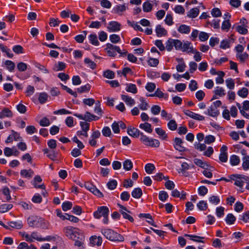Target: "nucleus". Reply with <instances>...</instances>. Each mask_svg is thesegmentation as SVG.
Segmentation results:
<instances>
[{
	"label": "nucleus",
	"mask_w": 249,
	"mask_h": 249,
	"mask_svg": "<svg viewBox=\"0 0 249 249\" xmlns=\"http://www.w3.org/2000/svg\"><path fill=\"white\" fill-rule=\"evenodd\" d=\"M65 235L72 240L83 239L84 235L81 231L77 228L72 226H66L63 230Z\"/></svg>",
	"instance_id": "obj_1"
},
{
	"label": "nucleus",
	"mask_w": 249,
	"mask_h": 249,
	"mask_svg": "<svg viewBox=\"0 0 249 249\" xmlns=\"http://www.w3.org/2000/svg\"><path fill=\"white\" fill-rule=\"evenodd\" d=\"M230 178L231 180L234 181V184L239 187L237 189L238 192L243 193L244 192V184L245 181L248 182L249 177L243 175L232 174L230 176Z\"/></svg>",
	"instance_id": "obj_2"
},
{
	"label": "nucleus",
	"mask_w": 249,
	"mask_h": 249,
	"mask_svg": "<svg viewBox=\"0 0 249 249\" xmlns=\"http://www.w3.org/2000/svg\"><path fill=\"white\" fill-rule=\"evenodd\" d=\"M27 222L29 225L33 228H48V226L46 224L44 219L36 215L29 216L27 219Z\"/></svg>",
	"instance_id": "obj_3"
},
{
	"label": "nucleus",
	"mask_w": 249,
	"mask_h": 249,
	"mask_svg": "<svg viewBox=\"0 0 249 249\" xmlns=\"http://www.w3.org/2000/svg\"><path fill=\"white\" fill-rule=\"evenodd\" d=\"M102 233L108 240L114 242H123L124 237L120 234L114 231L111 229H104L101 231Z\"/></svg>",
	"instance_id": "obj_4"
},
{
	"label": "nucleus",
	"mask_w": 249,
	"mask_h": 249,
	"mask_svg": "<svg viewBox=\"0 0 249 249\" xmlns=\"http://www.w3.org/2000/svg\"><path fill=\"white\" fill-rule=\"evenodd\" d=\"M140 141L145 145L151 147H159L160 144V142L158 140L149 138L143 133L141 134Z\"/></svg>",
	"instance_id": "obj_5"
},
{
	"label": "nucleus",
	"mask_w": 249,
	"mask_h": 249,
	"mask_svg": "<svg viewBox=\"0 0 249 249\" xmlns=\"http://www.w3.org/2000/svg\"><path fill=\"white\" fill-rule=\"evenodd\" d=\"M108 56L114 57L117 55V53H120L121 49L119 46L114 45L110 43L106 44V48L105 49Z\"/></svg>",
	"instance_id": "obj_6"
},
{
	"label": "nucleus",
	"mask_w": 249,
	"mask_h": 249,
	"mask_svg": "<svg viewBox=\"0 0 249 249\" xmlns=\"http://www.w3.org/2000/svg\"><path fill=\"white\" fill-rule=\"evenodd\" d=\"M74 115L79 118L80 120H85L86 122H91L92 121H96L100 119V117L94 115V114H91L89 111H86L84 114L83 115L82 114L75 113Z\"/></svg>",
	"instance_id": "obj_7"
},
{
	"label": "nucleus",
	"mask_w": 249,
	"mask_h": 249,
	"mask_svg": "<svg viewBox=\"0 0 249 249\" xmlns=\"http://www.w3.org/2000/svg\"><path fill=\"white\" fill-rule=\"evenodd\" d=\"M109 212V209L107 206H100L93 213V216L97 219H99L102 216H108Z\"/></svg>",
	"instance_id": "obj_8"
},
{
	"label": "nucleus",
	"mask_w": 249,
	"mask_h": 249,
	"mask_svg": "<svg viewBox=\"0 0 249 249\" xmlns=\"http://www.w3.org/2000/svg\"><path fill=\"white\" fill-rule=\"evenodd\" d=\"M117 205L120 208L119 211L123 215V217L124 219L128 220L130 222H133L134 219L133 217L129 214V213H131V212L128 210L125 207L119 203H118Z\"/></svg>",
	"instance_id": "obj_9"
},
{
	"label": "nucleus",
	"mask_w": 249,
	"mask_h": 249,
	"mask_svg": "<svg viewBox=\"0 0 249 249\" xmlns=\"http://www.w3.org/2000/svg\"><path fill=\"white\" fill-rule=\"evenodd\" d=\"M121 25L116 21H112L109 22L107 29L109 32H115L121 30Z\"/></svg>",
	"instance_id": "obj_10"
},
{
	"label": "nucleus",
	"mask_w": 249,
	"mask_h": 249,
	"mask_svg": "<svg viewBox=\"0 0 249 249\" xmlns=\"http://www.w3.org/2000/svg\"><path fill=\"white\" fill-rule=\"evenodd\" d=\"M174 147L179 152L185 151V148L182 145L183 142L180 138L176 137L174 139Z\"/></svg>",
	"instance_id": "obj_11"
},
{
	"label": "nucleus",
	"mask_w": 249,
	"mask_h": 249,
	"mask_svg": "<svg viewBox=\"0 0 249 249\" xmlns=\"http://www.w3.org/2000/svg\"><path fill=\"white\" fill-rule=\"evenodd\" d=\"M89 241L91 246L99 247L102 245L103 240L102 237L100 236L92 235L89 238Z\"/></svg>",
	"instance_id": "obj_12"
},
{
	"label": "nucleus",
	"mask_w": 249,
	"mask_h": 249,
	"mask_svg": "<svg viewBox=\"0 0 249 249\" xmlns=\"http://www.w3.org/2000/svg\"><path fill=\"white\" fill-rule=\"evenodd\" d=\"M149 96H156L160 99H164L167 100L168 98L169 95L167 93L163 92L160 88H158L154 93L150 94Z\"/></svg>",
	"instance_id": "obj_13"
},
{
	"label": "nucleus",
	"mask_w": 249,
	"mask_h": 249,
	"mask_svg": "<svg viewBox=\"0 0 249 249\" xmlns=\"http://www.w3.org/2000/svg\"><path fill=\"white\" fill-rule=\"evenodd\" d=\"M155 32L158 37L165 36L167 35V31L160 24L156 26Z\"/></svg>",
	"instance_id": "obj_14"
},
{
	"label": "nucleus",
	"mask_w": 249,
	"mask_h": 249,
	"mask_svg": "<svg viewBox=\"0 0 249 249\" xmlns=\"http://www.w3.org/2000/svg\"><path fill=\"white\" fill-rule=\"evenodd\" d=\"M127 133L130 136L134 138H138L139 136L141 138V134L143 133L141 132L137 128L133 127H128Z\"/></svg>",
	"instance_id": "obj_15"
},
{
	"label": "nucleus",
	"mask_w": 249,
	"mask_h": 249,
	"mask_svg": "<svg viewBox=\"0 0 249 249\" xmlns=\"http://www.w3.org/2000/svg\"><path fill=\"white\" fill-rule=\"evenodd\" d=\"M205 114L213 117H215L219 114V112L218 109L216 108L215 106H212L211 105L207 109V112H205Z\"/></svg>",
	"instance_id": "obj_16"
},
{
	"label": "nucleus",
	"mask_w": 249,
	"mask_h": 249,
	"mask_svg": "<svg viewBox=\"0 0 249 249\" xmlns=\"http://www.w3.org/2000/svg\"><path fill=\"white\" fill-rule=\"evenodd\" d=\"M191 43L187 41L182 44V49L181 50L184 52L187 53H194V48L191 46Z\"/></svg>",
	"instance_id": "obj_17"
},
{
	"label": "nucleus",
	"mask_w": 249,
	"mask_h": 249,
	"mask_svg": "<svg viewBox=\"0 0 249 249\" xmlns=\"http://www.w3.org/2000/svg\"><path fill=\"white\" fill-rule=\"evenodd\" d=\"M13 117V112L8 107H4L1 110V119L4 118H11Z\"/></svg>",
	"instance_id": "obj_18"
},
{
	"label": "nucleus",
	"mask_w": 249,
	"mask_h": 249,
	"mask_svg": "<svg viewBox=\"0 0 249 249\" xmlns=\"http://www.w3.org/2000/svg\"><path fill=\"white\" fill-rule=\"evenodd\" d=\"M176 60L179 64L176 66V69L178 72H183L185 70L186 65L182 58H177Z\"/></svg>",
	"instance_id": "obj_19"
},
{
	"label": "nucleus",
	"mask_w": 249,
	"mask_h": 249,
	"mask_svg": "<svg viewBox=\"0 0 249 249\" xmlns=\"http://www.w3.org/2000/svg\"><path fill=\"white\" fill-rule=\"evenodd\" d=\"M34 171L32 169H23L20 171V175L23 178H31L34 175Z\"/></svg>",
	"instance_id": "obj_20"
},
{
	"label": "nucleus",
	"mask_w": 249,
	"mask_h": 249,
	"mask_svg": "<svg viewBox=\"0 0 249 249\" xmlns=\"http://www.w3.org/2000/svg\"><path fill=\"white\" fill-rule=\"evenodd\" d=\"M126 9L125 4L118 5L114 7L113 9L114 12L119 15H122L123 13Z\"/></svg>",
	"instance_id": "obj_21"
},
{
	"label": "nucleus",
	"mask_w": 249,
	"mask_h": 249,
	"mask_svg": "<svg viewBox=\"0 0 249 249\" xmlns=\"http://www.w3.org/2000/svg\"><path fill=\"white\" fill-rule=\"evenodd\" d=\"M42 181V179L39 176H36L34 178V182L33 184L34 185V187L36 188H40L42 189H45V185L42 184L41 185H37V182H41Z\"/></svg>",
	"instance_id": "obj_22"
},
{
	"label": "nucleus",
	"mask_w": 249,
	"mask_h": 249,
	"mask_svg": "<svg viewBox=\"0 0 249 249\" xmlns=\"http://www.w3.org/2000/svg\"><path fill=\"white\" fill-rule=\"evenodd\" d=\"M122 99L127 105L132 106L135 104V100L131 97L126 95H122Z\"/></svg>",
	"instance_id": "obj_23"
},
{
	"label": "nucleus",
	"mask_w": 249,
	"mask_h": 249,
	"mask_svg": "<svg viewBox=\"0 0 249 249\" xmlns=\"http://www.w3.org/2000/svg\"><path fill=\"white\" fill-rule=\"evenodd\" d=\"M3 65L10 72H13L16 66L15 63L11 60H6L3 63Z\"/></svg>",
	"instance_id": "obj_24"
},
{
	"label": "nucleus",
	"mask_w": 249,
	"mask_h": 249,
	"mask_svg": "<svg viewBox=\"0 0 249 249\" xmlns=\"http://www.w3.org/2000/svg\"><path fill=\"white\" fill-rule=\"evenodd\" d=\"M178 31L181 34H188L191 31V27L185 24H182L178 28Z\"/></svg>",
	"instance_id": "obj_25"
},
{
	"label": "nucleus",
	"mask_w": 249,
	"mask_h": 249,
	"mask_svg": "<svg viewBox=\"0 0 249 249\" xmlns=\"http://www.w3.org/2000/svg\"><path fill=\"white\" fill-rule=\"evenodd\" d=\"M213 92L215 95H217L219 97H223L226 95V92L224 89L222 87L218 86L215 88L214 90L213 91Z\"/></svg>",
	"instance_id": "obj_26"
},
{
	"label": "nucleus",
	"mask_w": 249,
	"mask_h": 249,
	"mask_svg": "<svg viewBox=\"0 0 249 249\" xmlns=\"http://www.w3.org/2000/svg\"><path fill=\"white\" fill-rule=\"evenodd\" d=\"M139 127L142 129L144 130L145 131L149 133H151L153 131V129L151 127V124L148 123L141 124Z\"/></svg>",
	"instance_id": "obj_27"
},
{
	"label": "nucleus",
	"mask_w": 249,
	"mask_h": 249,
	"mask_svg": "<svg viewBox=\"0 0 249 249\" xmlns=\"http://www.w3.org/2000/svg\"><path fill=\"white\" fill-rule=\"evenodd\" d=\"M185 236L190 237V240H191L193 241L196 242H199V243H204V241L203 240H202L201 239H204L205 238L204 237H201V236H197V235L188 234H186L185 235Z\"/></svg>",
	"instance_id": "obj_28"
},
{
	"label": "nucleus",
	"mask_w": 249,
	"mask_h": 249,
	"mask_svg": "<svg viewBox=\"0 0 249 249\" xmlns=\"http://www.w3.org/2000/svg\"><path fill=\"white\" fill-rule=\"evenodd\" d=\"M199 10L198 8H194L191 9L187 14V17L190 18H195L198 15Z\"/></svg>",
	"instance_id": "obj_29"
},
{
	"label": "nucleus",
	"mask_w": 249,
	"mask_h": 249,
	"mask_svg": "<svg viewBox=\"0 0 249 249\" xmlns=\"http://www.w3.org/2000/svg\"><path fill=\"white\" fill-rule=\"evenodd\" d=\"M125 90L127 92H131L133 94L136 93L138 91L136 85L131 83L126 84Z\"/></svg>",
	"instance_id": "obj_30"
},
{
	"label": "nucleus",
	"mask_w": 249,
	"mask_h": 249,
	"mask_svg": "<svg viewBox=\"0 0 249 249\" xmlns=\"http://www.w3.org/2000/svg\"><path fill=\"white\" fill-rule=\"evenodd\" d=\"M131 195L134 198L138 199L142 196V192L140 188H136L133 190Z\"/></svg>",
	"instance_id": "obj_31"
},
{
	"label": "nucleus",
	"mask_w": 249,
	"mask_h": 249,
	"mask_svg": "<svg viewBox=\"0 0 249 249\" xmlns=\"http://www.w3.org/2000/svg\"><path fill=\"white\" fill-rule=\"evenodd\" d=\"M153 8V4L151 3L149 1L144 2L142 4L143 11L144 12H149Z\"/></svg>",
	"instance_id": "obj_32"
},
{
	"label": "nucleus",
	"mask_w": 249,
	"mask_h": 249,
	"mask_svg": "<svg viewBox=\"0 0 249 249\" xmlns=\"http://www.w3.org/2000/svg\"><path fill=\"white\" fill-rule=\"evenodd\" d=\"M230 161L231 165L235 166L238 165L240 163V160L238 156L233 155L231 156Z\"/></svg>",
	"instance_id": "obj_33"
},
{
	"label": "nucleus",
	"mask_w": 249,
	"mask_h": 249,
	"mask_svg": "<svg viewBox=\"0 0 249 249\" xmlns=\"http://www.w3.org/2000/svg\"><path fill=\"white\" fill-rule=\"evenodd\" d=\"M48 95L46 92H41L39 94L38 101L41 104H43L46 102L48 99Z\"/></svg>",
	"instance_id": "obj_34"
},
{
	"label": "nucleus",
	"mask_w": 249,
	"mask_h": 249,
	"mask_svg": "<svg viewBox=\"0 0 249 249\" xmlns=\"http://www.w3.org/2000/svg\"><path fill=\"white\" fill-rule=\"evenodd\" d=\"M2 194L3 195V200L8 201L11 199V197L10 194V190L7 187H5L3 189Z\"/></svg>",
	"instance_id": "obj_35"
},
{
	"label": "nucleus",
	"mask_w": 249,
	"mask_h": 249,
	"mask_svg": "<svg viewBox=\"0 0 249 249\" xmlns=\"http://www.w3.org/2000/svg\"><path fill=\"white\" fill-rule=\"evenodd\" d=\"M218 76L215 78V81L216 84H221L224 83V79L223 77L225 76V74L223 71H218V73H217Z\"/></svg>",
	"instance_id": "obj_36"
},
{
	"label": "nucleus",
	"mask_w": 249,
	"mask_h": 249,
	"mask_svg": "<svg viewBox=\"0 0 249 249\" xmlns=\"http://www.w3.org/2000/svg\"><path fill=\"white\" fill-rule=\"evenodd\" d=\"M8 224L11 228L17 229H20L22 228L23 224L21 221L14 222L11 221L8 223Z\"/></svg>",
	"instance_id": "obj_37"
},
{
	"label": "nucleus",
	"mask_w": 249,
	"mask_h": 249,
	"mask_svg": "<svg viewBox=\"0 0 249 249\" xmlns=\"http://www.w3.org/2000/svg\"><path fill=\"white\" fill-rule=\"evenodd\" d=\"M242 167L244 170H247L249 169V156L245 155L242 158Z\"/></svg>",
	"instance_id": "obj_38"
},
{
	"label": "nucleus",
	"mask_w": 249,
	"mask_h": 249,
	"mask_svg": "<svg viewBox=\"0 0 249 249\" xmlns=\"http://www.w3.org/2000/svg\"><path fill=\"white\" fill-rule=\"evenodd\" d=\"M140 101L141 103L139 105V107L142 110H146L149 107L148 104L145 101L143 97H140Z\"/></svg>",
	"instance_id": "obj_39"
},
{
	"label": "nucleus",
	"mask_w": 249,
	"mask_h": 249,
	"mask_svg": "<svg viewBox=\"0 0 249 249\" xmlns=\"http://www.w3.org/2000/svg\"><path fill=\"white\" fill-rule=\"evenodd\" d=\"M83 34L78 35L74 37L75 40L78 43H83L84 40L86 37V35L87 34V32L84 31L83 32Z\"/></svg>",
	"instance_id": "obj_40"
},
{
	"label": "nucleus",
	"mask_w": 249,
	"mask_h": 249,
	"mask_svg": "<svg viewBox=\"0 0 249 249\" xmlns=\"http://www.w3.org/2000/svg\"><path fill=\"white\" fill-rule=\"evenodd\" d=\"M235 220L236 217L232 213L228 214L225 219V221L228 225L234 224Z\"/></svg>",
	"instance_id": "obj_41"
},
{
	"label": "nucleus",
	"mask_w": 249,
	"mask_h": 249,
	"mask_svg": "<svg viewBox=\"0 0 249 249\" xmlns=\"http://www.w3.org/2000/svg\"><path fill=\"white\" fill-rule=\"evenodd\" d=\"M156 133L159 135L162 140H166L167 135L165 131L161 128H156L155 129Z\"/></svg>",
	"instance_id": "obj_42"
},
{
	"label": "nucleus",
	"mask_w": 249,
	"mask_h": 249,
	"mask_svg": "<svg viewBox=\"0 0 249 249\" xmlns=\"http://www.w3.org/2000/svg\"><path fill=\"white\" fill-rule=\"evenodd\" d=\"M248 94L249 90L246 88H242L237 92L238 95L243 98H246L248 96Z\"/></svg>",
	"instance_id": "obj_43"
},
{
	"label": "nucleus",
	"mask_w": 249,
	"mask_h": 249,
	"mask_svg": "<svg viewBox=\"0 0 249 249\" xmlns=\"http://www.w3.org/2000/svg\"><path fill=\"white\" fill-rule=\"evenodd\" d=\"M165 48L168 51H171L174 46V39L169 38L165 43Z\"/></svg>",
	"instance_id": "obj_44"
},
{
	"label": "nucleus",
	"mask_w": 249,
	"mask_h": 249,
	"mask_svg": "<svg viewBox=\"0 0 249 249\" xmlns=\"http://www.w3.org/2000/svg\"><path fill=\"white\" fill-rule=\"evenodd\" d=\"M89 40L91 44L95 46H98L99 42L97 39V36L96 34H91L89 36Z\"/></svg>",
	"instance_id": "obj_45"
},
{
	"label": "nucleus",
	"mask_w": 249,
	"mask_h": 249,
	"mask_svg": "<svg viewBox=\"0 0 249 249\" xmlns=\"http://www.w3.org/2000/svg\"><path fill=\"white\" fill-rule=\"evenodd\" d=\"M197 207L200 211H206L208 209V204L206 201L201 200L197 204Z\"/></svg>",
	"instance_id": "obj_46"
},
{
	"label": "nucleus",
	"mask_w": 249,
	"mask_h": 249,
	"mask_svg": "<svg viewBox=\"0 0 249 249\" xmlns=\"http://www.w3.org/2000/svg\"><path fill=\"white\" fill-rule=\"evenodd\" d=\"M84 63L87 65L88 67L92 70L95 69L97 67L96 63L89 58H86L84 59Z\"/></svg>",
	"instance_id": "obj_47"
},
{
	"label": "nucleus",
	"mask_w": 249,
	"mask_h": 249,
	"mask_svg": "<svg viewBox=\"0 0 249 249\" xmlns=\"http://www.w3.org/2000/svg\"><path fill=\"white\" fill-rule=\"evenodd\" d=\"M124 169L126 171L130 170L133 167V163L129 160H126L123 162Z\"/></svg>",
	"instance_id": "obj_48"
},
{
	"label": "nucleus",
	"mask_w": 249,
	"mask_h": 249,
	"mask_svg": "<svg viewBox=\"0 0 249 249\" xmlns=\"http://www.w3.org/2000/svg\"><path fill=\"white\" fill-rule=\"evenodd\" d=\"M236 31L241 35H246L248 33V30L246 27L241 25H237L235 27Z\"/></svg>",
	"instance_id": "obj_49"
},
{
	"label": "nucleus",
	"mask_w": 249,
	"mask_h": 249,
	"mask_svg": "<svg viewBox=\"0 0 249 249\" xmlns=\"http://www.w3.org/2000/svg\"><path fill=\"white\" fill-rule=\"evenodd\" d=\"M91 86L87 84L85 86H82L77 89V91L79 93L87 92L90 89Z\"/></svg>",
	"instance_id": "obj_50"
},
{
	"label": "nucleus",
	"mask_w": 249,
	"mask_h": 249,
	"mask_svg": "<svg viewBox=\"0 0 249 249\" xmlns=\"http://www.w3.org/2000/svg\"><path fill=\"white\" fill-rule=\"evenodd\" d=\"M230 40L228 39H225L223 40L220 42V48L223 49H226L230 47Z\"/></svg>",
	"instance_id": "obj_51"
},
{
	"label": "nucleus",
	"mask_w": 249,
	"mask_h": 249,
	"mask_svg": "<svg viewBox=\"0 0 249 249\" xmlns=\"http://www.w3.org/2000/svg\"><path fill=\"white\" fill-rule=\"evenodd\" d=\"M231 24L229 19H226L222 22L221 29L223 31H228L230 30Z\"/></svg>",
	"instance_id": "obj_52"
},
{
	"label": "nucleus",
	"mask_w": 249,
	"mask_h": 249,
	"mask_svg": "<svg viewBox=\"0 0 249 249\" xmlns=\"http://www.w3.org/2000/svg\"><path fill=\"white\" fill-rule=\"evenodd\" d=\"M239 219L245 223L248 222L249 221V211L245 212L240 215Z\"/></svg>",
	"instance_id": "obj_53"
},
{
	"label": "nucleus",
	"mask_w": 249,
	"mask_h": 249,
	"mask_svg": "<svg viewBox=\"0 0 249 249\" xmlns=\"http://www.w3.org/2000/svg\"><path fill=\"white\" fill-rule=\"evenodd\" d=\"M168 128L174 131L177 129L178 124L174 120H171L167 124Z\"/></svg>",
	"instance_id": "obj_54"
},
{
	"label": "nucleus",
	"mask_w": 249,
	"mask_h": 249,
	"mask_svg": "<svg viewBox=\"0 0 249 249\" xmlns=\"http://www.w3.org/2000/svg\"><path fill=\"white\" fill-rule=\"evenodd\" d=\"M227 87L230 89H233L235 87L234 80L231 78H229L225 81Z\"/></svg>",
	"instance_id": "obj_55"
},
{
	"label": "nucleus",
	"mask_w": 249,
	"mask_h": 249,
	"mask_svg": "<svg viewBox=\"0 0 249 249\" xmlns=\"http://www.w3.org/2000/svg\"><path fill=\"white\" fill-rule=\"evenodd\" d=\"M1 51L5 53L7 57L12 58L13 56V54L11 53L10 49L7 48V47L4 46L1 44Z\"/></svg>",
	"instance_id": "obj_56"
},
{
	"label": "nucleus",
	"mask_w": 249,
	"mask_h": 249,
	"mask_svg": "<svg viewBox=\"0 0 249 249\" xmlns=\"http://www.w3.org/2000/svg\"><path fill=\"white\" fill-rule=\"evenodd\" d=\"M72 203L70 201H65L62 204V210L64 211H67L71 209Z\"/></svg>",
	"instance_id": "obj_57"
},
{
	"label": "nucleus",
	"mask_w": 249,
	"mask_h": 249,
	"mask_svg": "<svg viewBox=\"0 0 249 249\" xmlns=\"http://www.w3.org/2000/svg\"><path fill=\"white\" fill-rule=\"evenodd\" d=\"M236 57L239 59L241 62H244L246 59H248L249 54L247 53H237Z\"/></svg>",
	"instance_id": "obj_58"
},
{
	"label": "nucleus",
	"mask_w": 249,
	"mask_h": 249,
	"mask_svg": "<svg viewBox=\"0 0 249 249\" xmlns=\"http://www.w3.org/2000/svg\"><path fill=\"white\" fill-rule=\"evenodd\" d=\"M94 111L95 113L99 116L100 117L102 116L103 111L100 107V102L99 101H98L97 103H96V105L94 107Z\"/></svg>",
	"instance_id": "obj_59"
},
{
	"label": "nucleus",
	"mask_w": 249,
	"mask_h": 249,
	"mask_svg": "<svg viewBox=\"0 0 249 249\" xmlns=\"http://www.w3.org/2000/svg\"><path fill=\"white\" fill-rule=\"evenodd\" d=\"M155 169V167L153 164L147 163L145 166V172L148 174H151Z\"/></svg>",
	"instance_id": "obj_60"
},
{
	"label": "nucleus",
	"mask_w": 249,
	"mask_h": 249,
	"mask_svg": "<svg viewBox=\"0 0 249 249\" xmlns=\"http://www.w3.org/2000/svg\"><path fill=\"white\" fill-rule=\"evenodd\" d=\"M109 39L110 41L113 43H117L121 40L120 36L116 34H112L110 35Z\"/></svg>",
	"instance_id": "obj_61"
},
{
	"label": "nucleus",
	"mask_w": 249,
	"mask_h": 249,
	"mask_svg": "<svg viewBox=\"0 0 249 249\" xmlns=\"http://www.w3.org/2000/svg\"><path fill=\"white\" fill-rule=\"evenodd\" d=\"M60 85L64 90H66L69 94L73 95L74 97H76L77 96V94L76 92L73 91L70 88H68L67 86L64 85L62 84H60Z\"/></svg>",
	"instance_id": "obj_62"
},
{
	"label": "nucleus",
	"mask_w": 249,
	"mask_h": 249,
	"mask_svg": "<svg viewBox=\"0 0 249 249\" xmlns=\"http://www.w3.org/2000/svg\"><path fill=\"white\" fill-rule=\"evenodd\" d=\"M168 197L167 193L164 191H161L159 193V198L160 200L165 201Z\"/></svg>",
	"instance_id": "obj_63"
},
{
	"label": "nucleus",
	"mask_w": 249,
	"mask_h": 249,
	"mask_svg": "<svg viewBox=\"0 0 249 249\" xmlns=\"http://www.w3.org/2000/svg\"><path fill=\"white\" fill-rule=\"evenodd\" d=\"M27 67V65L24 62H19L17 64V69L21 72L26 71Z\"/></svg>",
	"instance_id": "obj_64"
}]
</instances>
